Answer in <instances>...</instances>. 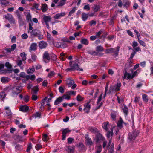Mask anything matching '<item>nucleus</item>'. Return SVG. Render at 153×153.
<instances>
[{
	"label": "nucleus",
	"mask_w": 153,
	"mask_h": 153,
	"mask_svg": "<svg viewBox=\"0 0 153 153\" xmlns=\"http://www.w3.org/2000/svg\"><path fill=\"white\" fill-rule=\"evenodd\" d=\"M90 131L93 133L97 132V128H91L89 129Z\"/></svg>",
	"instance_id": "864d4df0"
},
{
	"label": "nucleus",
	"mask_w": 153,
	"mask_h": 153,
	"mask_svg": "<svg viewBox=\"0 0 153 153\" xmlns=\"http://www.w3.org/2000/svg\"><path fill=\"white\" fill-rule=\"evenodd\" d=\"M86 143L87 145L91 146L93 144L91 139L89 138L88 134H85Z\"/></svg>",
	"instance_id": "6e6552de"
},
{
	"label": "nucleus",
	"mask_w": 153,
	"mask_h": 153,
	"mask_svg": "<svg viewBox=\"0 0 153 153\" xmlns=\"http://www.w3.org/2000/svg\"><path fill=\"white\" fill-rule=\"evenodd\" d=\"M76 10V7H74L72 8L71 10L69 12L68 16H70L72 14H73L75 11Z\"/></svg>",
	"instance_id": "a18cd8bd"
},
{
	"label": "nucleus",
	"mask_w": 153,
	"mask_h": 153,
	"mask_svg": "<svg viewBox=\"0 0 153 153\" xmlns=\"http://www.w3.org/2000/svg\"><path fill=\"white\" fill-rule=\"evenodd\" d=\"M70 132V130L68 128L63 129L62 130V140H65V139L66 134H69Z\"/></svg>",
	"instance_id": "0eeeda50"
},
{
	"label": "nucleus",
	"mask_w": 153,
	"mask_h": 153,
	"mask_svg": "<svg viewBox=\"0 0 153 153\" xmlns=\"http://www.w3.org/2000/svg\"><path fill=\"white\" fill-rule=\"evenodd\" d=\"M81 42L82 44L85 45H88L89 43L88 40L84 38H82Z\"/></svg>",
	"instance_id": "a878e982"
},
{
	"label": "nucleus",
	"mask_w": 153,
	"mask_h": 153,
	"mask_svg": "<svg viewBox=\"0 0 153 153\" xmlns=\"http://www.w3.org/2000/svg\"><path fill=\"white\" fill-rule=\"evenodd\" d=\"M61 97L62 98L63 100L64 99L67 100H69L71 98L70 96L66 94H64Z\"/></svg>",
	"instance_id": "bb28decb"
},
{
	"label": "nucleus",
	"mask_w": 153,
	"mask_h": 153,
	"mask_svg": "<svg viewBox=\"0 0 153 153\" xmlns=\"http://www.w3.org/2000/svg\"><path fill=\"white\" fill-rule=\"evenodd\" d=\"M66 94H68L70 96L71 95L75 96L76 94V92L73 91H71L67 92Z\"/></svg>",
	"instance_id": "e433bc0d"
},
{
	"label": "nucleus",
	"mask_w": 153,
	"mask_h": 153,
	"mask_svg": "<svg viewBox=\"0 0 153 153\" xmlns=\"http://www.w3.org/2000/svg\"><path fill=\"white\" fill-rule=\"evenodd\" d=\"M35 71V68L34 67L32 68H31L29 69L27 71V73L28 74H33Z\"/></svg>",
	"instance_id": "ea45409f"
},
{
	"label": "nucleus",
	"mask_w": 153,
	"mask_h": 153,
	"mask_svg": "<svg viewBox=\"0 0 153 153\" xmlns=\"http://www.w3.org/2000/svg\"><path fill=\"white\" fill-rule=\"evenodd\" d=\"M67 151L69 153H73L74 151V148L72 147H67Z\"/></svg>",
	"instance_id": "a19ab883"
},
{
	"label": "nucleus",
	"mask_w": 153,
	"mask_h": 153,
	"mask_svg": "<svg viewBox=\"0 0 153 153\" xmlns=\"http://www.w3.org/2000/svg\"><path fill=\"white\" fill-rule=\"evenodd\" d=\"M62 101H63V100L61 97H59L55 101L54 104L55 105H57L60 103V102Z\"/></svg>",
	"instance_id": "5701e85b"
},
{
	"label": "nucleus",
	"mask_w": 153,
	"mask_h": 153,
	"mask_svg": "<svg viewBox=\"0 0 153 153\" xmlns=\"http://www.w3.org/2000/svg\"><path fill=\"white\" fill-rule=\"evenodd\" d=\"M108 147H110V148H111V150H113V143H112V140L111 139H110L109 140V143L108 145Z\"/></svg>",
	"instance_id": "c85d7f7f"
},
{
	"label": "nucleus",
	"mask_w": 153,
	"mask_h": 153,
	"mask_svg": "<svg viewBox=\"0 0 153 153\" xmlns=\"http://www.w3.org/2000/svg\"><path fill=\"white\" fill-rule=\"evenodd\" d=\"M88 53L91 55H93L94 56L97 55L98 54V52H96L95 51H92L89 52Z\"/></svg>",
	"instance_id": "8fccbe9b"
},
{
	"label": "nucleus",
	"mask_w": 153,
	"mask_h": 153,
	"mask_svg": "<svg viewBox=\"0 0 153 153\" xmlns=\"http://www.w3.org/2000/svg\"><path fill=\"white\" fill-rule=\"evenodd\" d=\"M65 14V12H61V13H58L56 14L54 16V18L55 19H59L61 17L64 16Z\"/></svg>",
	"instance_id": "f8f14e48"
},
{
	"label": "nucleus",
	"mask_w": 153,
	"mask_h": 153,
	"mask_svg": "<svg viewBox=\"0 0 153 153\" xmlns=\"http://www.w3.org/2000/svg\"><path fill=\"white\" fill-rule=\"evenodd\" d=\"M138 41L139 43L143 47H145L146 46V44L143 41L140 40V39H139V40H138Z\"/></svg>",
	"instance_id": "6e6d98bb"
},
{
	"label": "nucleus",
	"mask_w": 153,
	"mask_h": 153,
	"mask_svg": "<svg viewBox=\"0 0 153 153\" xmlns=\"http://www.w3.org/2000/svg\"><path fill=\"white\" fill-rule=\"evenodd\" d=\"M138 45V43L136 41H133V42L132 44V47L133 48H135L136 46H137Z\"/></svg>",
	"instance_id": "0e129e2a"
},
{
	"label": "nucleus",
	"mask_w": 153,
	"mask_h": 153,
	"mask_svg": "<svg viewBox=\"0 0 153 153\" xmlns=\"http://www.w3.org/2000/svg\"><path fill=\"white\" fill-rule=\"evenodd\" d=\"M41 8L43 12H45L47 10V4H42Z\"/></svg>",
	"instance_id": "2f4dec72"
},
{
	"label": "nucleus",
	"mask_w": 153,
	"mask_h": 153,
	"mask_svg": "<svg viewBox=\"0 0 153 153\" xmlns=\"http://www.w3.org/2000/svg\"><path fill=\"white\" fill-rule=\"evenodd\" d=\"M123 111L125 114V116H127L128 111V109L126 106H124V107L123 108Z\"/></svg>",
	"instance_id": "c756f323"
},
{
	"label": "nucleus",
	"mask_w": 153,
	"mask_h": 153,
	"mask_svg": "<svg viewBox=\"0 0 153 153\" xmlns=\"http://www.w3.org/2000/svg\"><path fill=\"white\" fill-rule=\"evenodd\" d=\"M5 18L8 20L10 24H14L15 20L12 15L10 14H7L5 16Z\"/></svg>",
	"instance_id": "423d86ee"
},
{
	"label": "nucleus",
	"mask_w": 153,
	"mask_h": 153,
	"mask_svg": "<svg viewBox=\"0 0 153 153\" xmlns=\"http://www.w3.org/2000/svg\"><path fill=\"white\" fill-rule=\"evenodd\" d=\"M37 45L36 43H33L31 44L29 49V51L31 52L33 51H34L37 48Z\"/></svg>",
	"instance_id": "f3484780"
},
{
	"label": "nucleus",
	"mask_w": 153,
	"mask_h": 153,
	"mask_svg": "<svg viewBox=\"0 0 153 153\" xmlns=\"http://www.w3.org/2000/svg\"><path fill=\"white\" fill-rule=\"evenodd\" d=\"M100 8V6L97 5H95L93 7L94 10L95 12L98 11Z\"/></svg>",
	"instance_id": "de8ad7c7"
},
{
	"label": "nucleus",
	"mask_w": 153,
	"mask_h": 153,
	"mask_svg": "<svg viewBox=\"0 0 153 153\" xmlns=\"http://www.w3.org/2000/svg\"><path fill=\"white\" fill-rule=\"evenodd\" d=\"M76 62V60L74 61H70L69 63L70 68L67 69H66L67 71H69L77 70L82 71L83 69L80 68L79 66Z\"/></svg>",
	"instance_id": "f257e3e1"
},
{
	"label": "nucleus",
	"mask_w": 153,
	"mask_h": 153,
	"mask_svg": "<svg viewBox=\"0 0 153 153\" xmlns=\"http://www.w3.org/2000/svg\"><path fill=\"white\" fill-rule=\"evenodd\" d=\"M43 19L47 27L48 28H49V22L51 21V17L50 16H47L45 15H44Z\"/></svg>",
	"instance_id": "39448f33"
},
{
	"label": "nucleus",
	"mask_w": 153,
	"mask_h": 153,
	"mask_svg": "<svg viewBox=\"0 0 153 153\" xmlns=\"http://www.w3.org/2000/svg\"><path fill=\"white\" fill-rule=\"evenodd\" d=\"M28 109L29 107L26 105L21 106L19 108L20 111L23 112H27Z\"/></svg>",
	"instance_id": "dca6fc26"
},
{
	"label": "nucleus",
	"mask_w": 153,
	"mask_h": 153,
	"mask_svg": "<svg viewBox=\"0 0 153 153\" xmlns=\"http://www.w3.org/2000/svg\"><path fill=\"white\" fill-rule=\"evenodd\" d=\"M59 92L61 93H63L64 92V89L62 86H60L59 87Z\"/></svg>",
	"instance_id": "69168bd1"
},
{
	"label": "nucleus",
	"mask_w": 153,
	"mask_h": 153,
	"mask_svg": "<svg viewBox=\"0 0 153 153\" xmlns=\"http://www.w3.org/2000/svg\"><path fill=\"white\" fill-rule=\"evenodd\" d=\"M65 3V2L62 0H60V1L59 3V6H62L64 5Z\"/></svg>",
	"instance_id": "338daca9"
},
{
	"label": "nucleus",
	"mask_w": 153,
	"mask_h": 153,
	"mask_svg": "<svg viewBox=\"0 0 153 153\" xmlns=\"http://www.w3.org/2000/svg\"><path fill=\"white\" fill-rule=\"evenodd\" d=\"M8 2L6 0H0V4L2 6H6Z\"/></svg>",
	"instance_id": "393cba45"
},
{
	"label": "nucleus",
	"mask_w": 153,
	"mask_h": 153,
	"mask_svg": "<svg viewBox=\"0 0 153 153\" xmlns=\"http://www.w3.org/2000/svg\"><path fill=\"white\" fill-rule=\"evenodd\" d=\"M110 90L111 91V92L113 91H118V90H117V89L116 86L113 85H111L110 87Z\"/></svg>",
	"instance_id": "72a5a7b5"
},
{
	"label": "nucleus",
	"mask_w": 153,
	"mask_h": 153,
	"mask_svg": "<svg viewBox=\"0 0 153 153\" xmlns=\"http://www.w3.org/2000/svg\"><path fill=\"white\" fill-rule=\"evenodd\" d=\"M140 71L139 70H137L135 71L132 74L128 73L127 72H126L124 75L123 78L124 79H132L136 76L137 73V72L138 73V72H139Z\"/></svg>",
	"instance_id": "7ed1b4c3"
},
{
	"label": "nucleus",
	"mask_w": 153,
	"mask_h": 153,
	"mask_svg": "<svg viewBox=\"0 0 153 153\" xmlns=\"http://www.w3.org/2000/svg\"><path fill=\"white\" fill-rule=\"evenodd\" d=\"M22 87L21 86H17L13 88L12 89V95L15 96L19 93L21 90Z\"/></svg>",
	"instance_id": "20e7f679"
},
{
	"label": "nucleus",
	"mask_w": 153,
	"mask_h": 153,
	"mask_svg": "<svg viewBox=\"0 0 153 153\" xmlns=\"http://www.w3.org/2000/svg\"><path fill=\"white\" fill-rule=\"evenodd\" d=\"M113 129H111L110 131H108L107 134V137L108 138H110L113 135Z\"/></svg>",
	"instance_id": "f704fd0d"
},
{
	"label": "nucleus",
	"mask_w": 153,
	"mask_h": 153,
	"mask_svg": "<svg viewBox=\"0 0 153 153\" xmlns=\"http://www.w3.org/2000/svg\"><path fill=\"white\" fill-rule=\"evenodd\" d=\"M101 151V146H98L97 147L96 153H100Z\"/></svg>",
	"instance_id": "680f3d73"
},
{
	"label": "nucleus",
	"mask_w": 153,
	"mask_h": 153,
	"mask_svg": "<svg viewBox=\"0 0 153 153\" xmlns=\"http://www.w3.org/2000/svg\"><path fill=\"white\" fill-rule=\"evenodd\" d=\"M4 110L6 113L7 114V115L10 116L12 114L11 110L10 109L9 107L8 106L5 107L4 108Z\"/></svg>",
	"instance_id": "a211bd4d"
},
{
	"label": "nucleus",
	"mask_w": 153,
	"mask_h": 153,
	"mask_svg": "<svg viewBox=\"0 0 153 153\" xmlns=\"http://www.w3.org/2000/svg\"><path fill=\"white\" fill-rule=\"evenodd\" d=\"M120 127L116 126H114L113 127V128H114L116 131V134H118V132L120 129Z\"/></svg>",
	"instance_id": "c03bdc74"
},
{
	"label": "nucleus",
	"mask_w": 153,
	"mask_h": 153,
	"mask_svg": "<svg viewBox=\"0 0 153 153\" xmlns=\"http://www.w3.org/2000/svg\"><path fill=\"white\" fill-rule=\"evenodd\" d=\"M47 99V98L45 97L42 100V102L41 103V108H44V105L45 103V101Z\"/></svg>",
	"instance_id": "13d9d810"
},
{
	"label": "nucleus",
	"mask_w": 153,
	"mask_h": 153,
	"mask_svg": "<svg viewBox=\"0 0 153 153\" xmlns=\"http://www.w3.org/2000/svg\"><path fill=\"white\" fill-rule=\"evenodd\" d=\"M66 82L69 87L71 86L74 83V81L70 78H68L66 80Z\"/></svg>",
	"instance_id": "2eb2a0df"
},
{
	"label": "nucleus",
	"mask_w": 153,
	"mask_h": 153,
	"mask_svg": "<svg viewBox=\"0 0 153 153\" xmlns=\"http://www.w3.org/2000/svg\"><path fill=\"white\" fill-rule=\"evenodd\" d=\"M43 58L45 62H46L50 59L49 53L47 51H45L44 53Z\"/></svg>",
	"instance_id": "ddd939ff"
},
{
	"label": "nucleus",
	"mask_w": 153,
	"mask_h": 153,
	"mask_svg": "<svg viewBox=\"0 0 153 153\" xmlns=\"http://www.w3.org/2000/svg\"><path fill=\"white\" fill-rule=\"evenodd\" d=\"M1 82L3 83H6L9 81V79L7 77H2L1 78Z\"/></svg>",
	"instance_id": "4be33fe9"
},
{
	"label": "nucleus",
	"mask_w": 153,
	"mask_h": 153,
	"mask_svg": "<svg viewBox=\"0 0 153 153\" xmlns=\"http://www.w3.org/2000/svg\"><path fill=\"white\" fill-rule=\"evenodd\" d=\"M40 31L37 29H34L32 30L30 33L31 36H36L40 34Z\"/></svg>",
	"instance_id": "9d476101"
},
{
	"label": "nucleus",
	"mask_w": 153,
	"mask_h": 153,
	"mask_svg": "<svg viewBox=\"0 0 153 153\" xmlns=\"http://www.w3.org/2000/svg\"><path fill=\"white\" fill-rule=\"evenodd\" d=\"M102 127L105 130L107 131L109 127V122H107L103 123L102 124Z\"/></svg>",
	"instance_id": "aec40b11"
},
{
	"label": "nucleus",
	"mask_w": 153,
	"mask_h": 153,
	"mask_svg": "<svg viewBox=\"0 0 153 153\" xmlns=\"http://www.w3.org/2000/svg\"><path fill=\"white\" fill-rule=\"evenodd\" d=\"M139 133V132L138 131H134L132 133H129L128 137L127 142L129 143H131L133 142Z\"/></svg>",
	"instance_id": "f03ea898"
},
{
	"label": "nucleus",
	"mask_w": 153,
	"mask_h": 153,
	"mask_svg": "<svg viewBox=\"0 0 153 153\" xmlns=\"http://www.w3.org/2000/svg\"><path fill=\"white\" fill-rule=\"evenodd\" d=\"M102 32V30H100L96 34V36L97 38H99Z\"/></svg>",
	"instance_id": "774afa93"
},
{
	"label": "nucleus",
	"mask_w": 153,
	"mask_h": 153,
	"mask_svg": "<svg viewBox=\"0 0 153 153\" xmlns=\"http://www.w3.org/2000/svg\"><path fill=\"white\" fill-rule=\"evenodd\" d=\"M55 74V73L54 71H51L50 73L48 74V76L49 77L51 78Z\"/></svg>",
	"instance_id": "5fc2aeb1"
},
{
	"label": "nucleus",
	"mask_w": 153,
	"mask_h": 153,
	"mask_svg": "<svg viewBox=\"0 0 153 153\" xmlns=\"http://www.w3.org/2000/svg\"><path fill=\"white\" fill-rule=\"evenodd\" d=\"M17 17L18 19V22L19 23L20 25H23L24 21L20 15L19 14H17Z\"/></svg>",
	"instance_id": "412c9836"
},
{
	"label": "nucleus",
	"mask_w": 153,
	"mask_h": 153,
	"mask_svg": "<svg viewBox=\"0 0 153 153\" xmlns=\"http://www.w3.org/2000/svg\"><path fill=\"white\" fill-rule=\"evenodd\" d=\"M47 46V43L44 41H41L39 42V47L41 48H45Z\"/></svg>",
	"instance_id": "6ab92c4d"
},
{
	"label": "nucleus",
	"mask_w": 153,
	"mask_h": 153,
	"mask_svg": "<svg viewBox=\"0 0 153 153\" xmlns=\"http://www.w3.org/2000/svg\"><path fill=\"white\" fill-rule=\"evenodd\" d=\"M103 140V138L102 136L100 134H98L96 137L95 139L94 140L96 143H99L101 140Z\"/></svg>",
	"instance_id": "4468645a"
},
{
	"label": "nucleus",
	"mask_w": 153,
	"mask_h": 153,
	"mask_svg": "<svg viewBox=\"0 0 153 153\" xmlns=\"http://www.w3.org/2000/svg\"><path fill=\"white\" fill-rule=\"evenodd\" d=\"M26 19L28 22L31 21V15L29 12L26 13Z\"/></svg>",
	"instance_id": "473e14b6"
},
{
	"label": "nucleus",
	"mask_w": 153,
	"mask_h": 153,
	"mask_svg": "<svg viewBox=\"0 0 153 153\" xmlns=\"http://www.w3.org/2000/svg\"><path fill=\"white\" fill-rule=\"evenodd\" d=\"M68 142L69 143L71 144L72 142L74 141V140L73 138H69L67 139Z\"/></svg>",
	"instance_id": "bf43d9fd"
},
{
	"label": "nucleus",
	"mask_w": 153,
	"mask_h": 153,
	"mask_svg": "<svg viewBox=\"0 0 153 153\" xmlns=\"http://www.w3.org/2000/svg\"><path fill=\"white\" fill-rule=\"evenodd\" d=\"M114 50L112 53H114L116 54L117 55L118 53L119 50V47H117L116 48H114Z\"/></svg>",
	"instance_id": "49530a36"
},
{
	"label": "nucleus",
	"mask_w": 153,
	"mask_h": 153,
	"mask_svg": "<svg viewBox=\"0 0 153 153\" xmlns=\"http://www.w3.org/2000/svg\"><path fill=\"white\" fill-rule=\"evenodd\" d=\"M88 14L85 13H82V19L84 21H85L88 18Z\"/></svg>",
	"instance_id": "b1692460"
},
{
	"label": "nucleus",
	"mask_w": 153,
	"mask_h": 153,
	"mask_svg": "<svg viewBox=\"0 0 153 153\" xmlns=\"http://www.w3.org/2000/svg\"><path fill=\"white\" fill-rule=\"evenodd\" d=\"M84 106L85 107L83 109V111L86 113H88L91 108V105L89 104V103L87 102L84 105Z\"/></svg>",
	"instance_id": "9b49d317"
},
{
	"label": "nucleus",
	"mask_w": 153,
	"mask_h": 153,
	"mask_svg": "<svg viewBox=\"0 0 153 153\" xmlns=\"http://www.w3.org/2000/svg\"><path fill=\"white\" fill-rule=\"evenodd\" d=\"M67 46V45L66 44L62 42L60 43V45L58 46V47H61L62 48H66Z\"/></svg>",
	"instance_id": "37998d69"
},
{
	"label": "nucleus",
	"mask_w": 153,
	"mask_h": 153,
	"mask_svg": "<svg viewBox=\"0 0 153 153\" xmlns=\"http://www.w3.org/2000/svg\"><path fill=\"white\" fill-rule=\"evenodd\" d=\"M142 97L143 101L146 102H148V98L146 95L143 94L142 95Z\"/></svg>",
	"instance_id": "79ce46f5"
},
{
	"label": "nucleus",
	"mask_w": 153,
	"mask_h": 153,
	"mask_svg": "<svg viewBox=\"0 0 153 153\" xmlns=\"http://www.w3.org/2000/svg\"><path fill=\"white\" fill-rule=\"evenodd\" d=\"M96 50L97 51V52H98L103 51H104V48L101 46H98L96 47Z\"/></svg>",
	"instance_id": "7c9ffc66"
},
{
	"label": "nucleus",
	"mask_w": 153,
	"mask_h": 153,
	"mask_svg": "<svg viewBox=\"0 0 153 153\" xmlns=\"http://www.w3.org/2000/svg\"><path fill=\"white\" fill-rule=\"evenodd\" d=\"M102 93L101 95L98 97V100L97 102V106L96 107V109H99L101 106L102 103L100 102L102 100Z\"/></svg>",
	"instance_id": "1a4fd4ad"
},
{
	"label": "nucleus",
	"mask_w": 153,
	"mask_h": 153,
	"mask_svg": "<svg viewBox=\"0 0 153 153\" xmlns=\"http://www.w3.org/2000/svg\"><path fill=\"white\" fill-rule=\"evenodd\" d=\"M67 56L65 54L63 53H62L60 54V56L59 57L60 59L62 61L64 60L67 58Z\"/></svg>",
	"instance_id": "cd10ccee"
},
{
	"label": "nucleus",
	"mask_w": 153,
	"mask_h": 153,
	"mask_svg": "<svg viewBox=\"0 0 153 153\" xmlns=\"http://www.w3.org/2000/svg\"><path fill=\"white\" fill-rule=\"evenodd\" d=\"M21 56L22 57V61H25L26 59V55L24 52H22L20 54Z\"/></svg>",
	"instance_id": "58836bf2"
},
{
	"label": "nucleus",
	"mask_w": 153,
	"mask_h": 153,
	"mask_svg": "<svg viewBox=\"0 0 153 153\" xmlns=\"http://www.w3.org/2000/svg\"><path fill=\"white\" fill-rule=\"evenodd\" d=\"M111 116V118L113 119V120H115L116 114L115 112H112Z\"/></svg>",
	"instance_id": "3c124183"
},
{
	"label": "nucleus",
	"mask_w": 153,
	"mask_h": 153,
	"mask_svg": "<svg viewBox=\"0 0 153 153\" xmlns=\"http://www.w3.org/2000/svg\"><path fill=\"white\" fill-rule=\"evenodd\" d=\"M123 123V122L121 117H120L119 121L117 123V126L119 127H121L122 126V124Z\"/></svg>",
	"instance_id": "c9c22d12"
},
{
	"label": "nucleus",
	"mask_w": 153,
	"mask_h": 153,
	"mask_svg": "<svg viewBox=\"0 0 153 153\" xmlns=\"http://www.w3.org/2000/svg\"><path fill=\"white\" fill-rule=\"evenodd\" d=\"M32 117L35 118H40L41 117V114L39 112H37L33 115Z\"/></svg>",
	"instance_id": "4c0bfd02"
},
{
	"label": "nucleus",
	"mask_w": 153,
	"mask_h": 153,
	"mask_svg": "<svg viewBox=\"0 0 153 153\" xmlns=\"http://www.w3.org/2000/svg\"><path fill=\"white\" fill-rule=\"evenodd\" d=\"M42 147V145L39 144H38L35 146V148L37 150H39L40 149H41Z\"/></svg>",
	"instance_id": "4d7b16f0"
},
{
	"label": "nucleus",
	"mask_w": 153,
	"mask_h": 153,
	"mask_svg": "<svg viewBox=\"0 0 153 153\" xmlns=\"http://www.w3.org/2000/svg\"><path fill=\"white\" fill-rule=\"evenodd\" d=\"M21 37L23 39H27L28 37V36L27 34L24 33L21 35Z\"/></svg>",
	"instance_id": "e2e57ef3"
},
{
	"label": "nucleus",
	"mask_w": 153,
	"mask_h": 153,
	"mask_svg": "<svg viewBox=\"0 0 153 153\" xmlns=\"http://www.w3.org/2000/svg\"><path fill=\"white\" fill-rule=\"evenodd\" d=\"M32 90L34 91V93L36 94L37 93L39 89L38 86H35L33 87Z\"/></svg>",
	"instance_id": "052dcab7"
},
{
	"label": "nucleus",
	"mask_w": 153,
	"mask_h": 153,
	"mask_svg": "<svg viewBox=\"0 0 153 153\" xmlns=\"http://www.w3.org/2000/svg\"><path fill=\"white\" fill-rule=\"evenodd\" d=\"M114 50V48H110L106 50L105 53H112Z\"/></svg>",
	"instance_id": "603ef678"
},
{
	"label": "nucleus",
	"mask_w": 153,
	"mask_h": 153,
	"mask_svg": "<svg viewBox=\"0 0 153 153\" xmlns=\"http://www.w3.org/2000/svg\"><path fill=\"white\" fill-rule=\"evenodd\" d=\"M76 99L78 101H82L83 100L84 98L80 95H78L76 97Z\"/></svg>",
	"instance_id": "09e8293b"
}]
</instances>
